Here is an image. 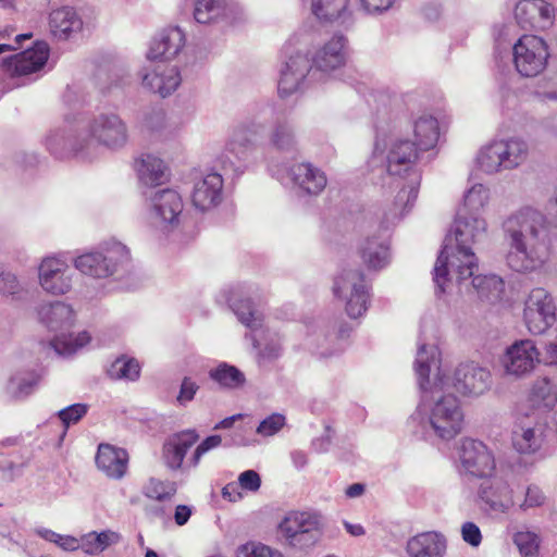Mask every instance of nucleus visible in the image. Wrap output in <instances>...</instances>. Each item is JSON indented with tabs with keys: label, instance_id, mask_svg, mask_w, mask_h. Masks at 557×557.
I'll use <instances>...</instances> for the list:
<instances>
[{
	"label": "nucleus",
	"instance_id": "e2e57ef3",
	"mask_svg": "<svg viewBox=\"0 0 557 557\" xmlns=\"http://www.w3.org/2000/svg\"><path fill=\"white\" fill-rule=\"evenodd\" d=\"M240 488L249 492H257L261 486V478L255 470H246L238 476Z\"/></svg>",
	"mask_w": 557,
	"mask_h": 557
},
{
	"label": "nucleus",
	"instance_id": "20e7f679",
	"mask_svg": "<svg viewBox=\"0 0 557 557\" xmlns=\"http://www.w3.org/2000/svg\"><path fill=\"white\" fill-rule=\"evenodd\" d=\"M510 238L507 264L516 272H532L548 259L545 218L535 210L527 209L511 215L505 224Z\"/></svg>",
	"mask_w": 557,
	"mask_h": 557
},
{
	"label": "nucleus",
	"instance_id": "ddd939ff",
	"mask_svg": "<svg viewBox=\"0 0 557 557\" xmlns=\"http://www.w3.org/2000/svg\"><path fill=\"white\" fill-rule=\"evenodd\" d=\"M513 63L517 72L524 77L541 74L549 57L546 42L534 35H523L512 47Z\"/></svg>",
	"mask_w": 557,
	"mask_h": 557
},
{
	"label": "nucleus",
	"instance_id": "49530a36",
	"mask_svg": "<svg viewBox=\"0 0 557 557\" xmlns=\"http://www.w3.org/2000/svg\"><path fill=\"white\" fill-rule=\"evenodd\" d=\"M493 488L497 495H490L486 490L482 491V498L492 509L505 512L513 506L512 491L506 483H497Z\"/></svg>",
	"mask_w": 557,
	"mask_h": 557
},
{
	"label": "nucleus",
	"instance_id": "c9c22d12",
	"mask_svg": "<svg viewBox=\"0 0 557 557\" xmlns=\"http://www.w3.org/2000/svg\"><path fill=\"white\" fill-rule=\"evenodd\" d=\"M209 377L224 389H236L244 386L245 374L235 366L227 362H220L209 370Z\"/></svg>",
	"mask_w": 557,
	"mask_h": 557
},
{
	"label": "nucleus",
	"instance_id": "09e8293b",
	"mask_svg": "<svg viewBox=\"0 0 557 557\" xmlns=\"http://www.w3.org/2000/svg\"><path fill=\"white\" fill-rule=\"evenodd\" d=\"M536 0H522L517 3L515 9V17L521 28H533L535 25Z\"/></svg>",
	"mask_w": 557,
	"mask_h": 557
},
{
	"label": "nucleus",
	"instance_id": "a878e982",
	"mask_svg": "<svg viewBox=\"0 0 557 557\" xmlns=\"http://www.w3.org/2000/svg\"><path fill=\"white\" fill-rule=\"evenodd\" d=\"M199 435L195 430H186L170 436L162 448V458L171 470L183 468L187 451L198 442Z\"/></svg>",
	"mask_w": 557,
	"mask_h": 557
},
{
	"label": "nucleus",
	"instance_id": "412c9836",
	"mask_svg": "<svg viewBox=\"0 0 557 557\" xmlns=\"http://www.w3.org/2000/svg\"><path fill=\"white\" fill-rule=\"evenodd\" d=\"M311 70V61L306 54L297 52L288 58L280 72L277 84L281 97H288L302 88L305 78Z\"/></svg>",
	"mask_w": 557,
	"mask_h": 557
},
{
	"label": "nucleus",
	"instance_id": "69168bd1",
	"mask_svg": "<svg viewBox=\"0 0 557 557\" xmlns=\"http://www.w3.org/2000/svg\"><path fill=\"white\" fill-rule=\"evenodd\" d=\"M165 113L162 110H153L145 117V127L151 132H160L165 127Z\"/></svg>",
	"mask_w": 557,
	"mask_h": 557
},
{
	"label": "nucleus",
	"instance_id": "680f3d73",
	"mask_svg": "<svg viewBox=\"0 0 557 557\" xmlns=\"http://www.w3.org/2000/svg\"><path fill=\"white\" fill-rule=\"evenodd\" d=\"M395 0H359V12L363 10L368 14H380L387 11Z\"/></svg>",
	"mask_w": 557,
	"mask_h": 557
},
{
	"label": "nucleus",
	"instance_id": "5fc2aeb1",
	"mask_svg": "<svg viewBox=\"0 0 557 557\" xmlns=\"http://www.w3.org/2000/svg\"><path fill=\"white\" fill-rule=\"evenodd\" d=\"M222 437L220 435H211L205 438L195 449L191 457L187 461V467L195 468L199 465L202 456L213 448L221 445Z\"/></svg>",
	"mask_w": 557,
	"mask_h": 557
},
{
	"label": "nucleus",
	"instance_id": "603ef678",
	"mask_svg": "<svg viewBox=\"0 0 557 557\" xmlns=\"http://www.w3.org/2000/svg\"><path fill=\"white\" fill-rule=\"evenodd\" d=\"M513 542L523 556H532L539 547V536L530 531H520L513 535Z\"/></svg>",
	"mask_w": 557,
	"mask_h": 557
},
{
	"label": "nucleus",
	"instance_id": "f03ea898",
	"mask_svg": "<svg viewBox=\"0 0 557 557\" xmlns=\"http://www.w3.org/2000/svg\"><path fill=\"white\" fill-rule=\"evenodd\" d=\"M419 149L408 139L391 138L388 143L376 137L370 170L380 169L398 180L399 190L392 207L383 213V227L387 230L408 212L417 200L421 182L418 170Z\"/></svg>",
	"mask_w": 557,
	"mask_h": 557
},
{
	"label": "nucleus",
	"instance_id": "4d7b16f0",
	"mask_svg": "<svg viewBox=\"0 0 557 557\" xmlns=\"http://www.w3.org/2000/svg\"><path fill=\"white\" fill-rule=\"evenodd\" d=\"M539 12L535 13V25L533 28L544 29L552 25L555 17V8L544 0H536Z\"/></svg>",
	"mask_w": 557,
	"mask_h": 557
},
{
	"label": "nucleus",
	"instance_id": "4468645a",
	"mask_svg": "<svg viewBox=\"0 0 557 557\" xmlns=\"http://www.w3.org/2000/svg\"><path fill=\"white\" fill-rule=\"evenodd\" d=\"M183 200L173 189L164 188L149 196V220L153 227L170 232L178 226Z\"/></svg>",
	"mask_w": 557,
	"mask_h": 557
},
{
	"label": "nucleus",
	"instance_id": "13d9d810",
	"mask_svg": "<svg viewBox=\"0 0 557 557\" xmlns=\"http://www.w3.org/2000/svg\"><path fill=\"white\" fill-rule=\"evenodd\" d=\"M199 389V385L193 381L190 377L185 376L182 381L180 393L176 397V400L180 405L185 406L190 403L196 393Z\"/></svg>",
	"mask_w": 557,
	"mask_h": 557
},
{
	"label": "nucleus",
	"instance_id": "423d86ee",
	"mask_svg": "<svg viewBox=\"0 0 557 557\" xmlns=\"http://www.w3.org/2000/svg\"><path fill=\"white\" fill-rule=\"evenodd\" d=\"M323 517L317 511L289 510L277 523L276 530L284 544L297 550L314 547L323 533Z\"/></svg>",
	"mask_w": 557,
	"mask_h": 557
},
{
	"label": "nucleus",
	"instance_id": "c85d7f7f",
	"mask_svg": "<svg viewBox=\"0 0 557 557\" xmlns=\"http://www.w3.org/2000/svg\"><path fill=\"white\" fill-rule=\"evenodd\" d=\"M38 318L50 331H59L72 326L74 311L62 301L47 302L38 308Z\"/></svg>",
	"mask_w": 557,
	"mask_h": 557
},
{
	"label": "nucleus",
	"instance_id": "864d4df0",
	"mask_svg": "<svg viewBox=\"0 0 557 557\" xmlns=\"http://www.w3.org/2000/svg\"><path fill=\"white\" fill-rule=\"evenodd\" d=\"M285 423V416L281 413H272L260 422L256 432L264 437L273 436L282 430Z\"/></svg>",
	"mask_w": 557,
	"mask_h": 557
},
{
	"label": "nucleus",
	"instance_id": "bb28decb",
	"mask_svg": "<svg viewBox=\"0 0 557 557\" xmlns=\"http://www.w3.org/2000/svg\"><path fill=\"white\" fill-rule=\"evenodd\" d=\"M97 468L108 478L121 480L127 472L128 453L110 444H100L96 455Z\"/></svg>",
	"mask_w": 557,
	"mask_h": 557
},
{
	"label": "nucleus",
	"instance_id": "9d476101",
	"mask_svg": "<svg viewBox=\"0 0 557 557\" xmlns=\"http://www.w3.org/2000/svg\"><path fill=\"white\" fill-rule=\"evenodd\" d=\"M264 132V125L257 120H250L236 126L225 148L216 161L224 170L237 171L240 162L245 161L255 147V143Z\"/></svg>",
	"mask_w": 557,
	"mask_h": 557
},
{
	"label": "nucleus",
	"instance_id": "052dcab7",
	"mask_svg": "<svg viewBox=\"0 0 557 557\" xmlns=\"http://www.w3.org/2000/svg\"><path fill=\"white\" fill-rule=\"evenodd\" d=\"M90 539L96 541L95 549L103 552L108 546L121 541V535L116 532L107 530L100 533L91 532Z\"/></svg>",
	"mask_w": 557,
	"mask_h": 557
},
{
	"label": "nucleus",
	"instance_id": "7c9ffc66",
	"mask_svg": "<svg viewBox=\"0 0 557 557\" xmlns=\"http://www.w3.org/2000/svg\"><path fill=\"white\" fill-rule=\"evenodd\" d=\"M49 25L54 37L69 39L82 29L83 21L73 8L63 7L50 13Z\"/></svg>",
	"mask_w": 557,
	"mask_h": 557
},
{
	"label": "nucleus",
	"instance_id": "2eb2a0df",
	"mask_svg": "<svg viewBox=\"0 0 557 557\" xmlns=\"http://www.w3.org/2000/svg\"><path fill=\"white\" fill-rule=\"evenodd\" d=\"M523 319L528 331L534 335L543 334L556 321V306L552 295L544 288H533L525 301Z\"/></svg>",
	"mask_w": 557,
	"mask_h": 557
},
{
	"label": "nucleus",
	"instance_id": "0eeeda50",
	"mask_svg": "<svg viewBox=\"0 0 557 557\" xmlns=\"http://www.w3.org/2000/svg\"><path fill=\"white\" fill-rule=\"evenodd\" d=\"M50 49L47 42L36 41L34 46L1 60L2 76L12 87H21L36 81L44 71Z\"/></svg>",
	"mask_w": 557,
	"mask_h": 557
},
{
	"label": "nucleus",
	"instance_id": "dca6fc26",
	"mask_svg": "<svg viewBox=\"0 0 557 557\" xmlns=\"http://www.w3.org/2000/svg\"><path fill=\"white\" fill-rule=\"evenodd\" d=\"M440 373L447 383L446 391L453 387L463 396H480L490 388L492 383L490 371L475 362L460 363L451 379L446 377L441 369Z\"/></svg>",
	"mask_w": 557,
	"mask_h": 557
},
{
	"label": "nucleus",
	"instance_id": "4c0bfd02",
	"mask_svg": "<svg viewBox=\"0 0 557 557\" xmlns=\"http://www.w3.org/2000/svg\"><path fill=\"white\" fill-rule=\"evenodd\" d=\"M270 143L276 150L294 151L298 141L293 124L287 120L277 121L271 131Z\"/></svg>",
	"mask_w": 557,
	"mask_h": 557
},
{
	"label": "nucleus",
	"instance_id": "7ed1b4c3",
	"mask_svg": "<svg viewBox=\"0 0 557 557\" xmlns=\"http://www.w3.org/2000/svg\"><path fill=\"white\" fill-rule=\"evenodd\" d=\"M486 231L487 223L480 214L458 211L433 269L436 294L446 293L454 280L461 285L473 275L478 269L473 247L485 238Z\"/></svg>",
	"mask_w": 557,
	"mask_h": 557
},
{
	"label": "nucleus",
	"instance_id": "f3484780",
	"mask_svg": "<svg viewBox=\"0 0 557 557\" xmlns=\"http://www.w3.org/2000/svg\"><path fill=\"white\" fill-rule=\"evenodd\" d=\"M461 469L475 478H488L495 471L492 450L481 441L465 438L460 448Z\"/></svg>",
	"mask_w": 557,
	"mask_h": 557
},
{
	"label": "nucleus",
	"instance_id": "cd10ccee",
	"mask_svg": "<svg viewBox=\"0 0 557 557\" xmlns=\"http://www.w3.org/2000/svg\"><path fill=\"white\" fill-rule=\"evenodd\" d=\"M406 550L410 557H444L446 540L438 532H424L411 537Z\"/></svg>",
	"mask_w": 557,
	"mask_h": 557
},
{
	"label": "nucleus",
	"instance_id": "de8ad7c7",
	"mask_svg": "<svg viewBox=\"0 0 557 557\" xmlns=\"http://www.w3.org/2000/svg\"><path fill=\"white\" fill-rule=\"evenodd\" d=\"M139 364L134 359L119 358L108 369V375L114 380L134 381L139 376Z\"/></svg>",
	"mask_w": 557,
	"mask_h": 557
},
{
	"label": "nucleus",
	"instance_id": "1a4fd4ad",
	"mask_svg": "<svg viewBox=\"0 0 557 557\" xmlns=\"http://www.w3.org/2000/svg\"><path fill=\"white\" fill-rule=\"evenodd\" d=\"M334 295L345 304L346 313L357 319L366 313L370 301V286L358 269H344L334 280Z\"/></svg>",
	"mask_w": 557,
	"mask_h": 557
},
{
	"label": "nucleus",
	"instance_id": "f704fd0d",
	"mask_svg": "<svg viewBox=\"0 0 557 557\" xmlns=\"http://www.w3.org/2000/svg\"><path fill=\"white\" fill-rule=\"evenodd\" d=\"M476 269L473 270V272ZM471 285L482 300L495 302L502 298L505 290V283L502 277L495 274L472 275Z\"/></svg>",
	"mask_w": 557,
	"mask_h": 557
},
{
	"label": "nucleus",
	"instance_id": "c03bdc74",
	"mask_svg": "<svg viewBox=\"0 0 557 557\" xmlns=\"http://www.w3.org/2000/svg\"><path fill=\"white\" fill-rule=\"evenodd\" d=\"M228 301L233 311L244 325L251 330H256L261 326L262 317L253 308L250 300H236L234 297H231Z\"/></svg>",
	"mask_w": 557,
	"mask_h": 557
},
{
	"label": "nucleus",
	"instance_id": "e433bc0d",
	"mask_svg": "<svg viewBox=\"0 0 557 557\" xmlns=\"http://www.w3.org/2000/svg\"><path fill=\"white\" fill-rule=\"evenodd\" d=\"M512 445L520 454H532L540 449L542 436L534 428L519 423L512 430Z\"/></svg>",
	"mask_w": 557,
	"mask_h": 557
},
{
	"label": "nucleus",
	"instance_id": "a19ab883",
	"mask_svg": "<svg viewBox=\"0 0 557 557\" xmlns=\"http://www.w3.org/2000/svg\"><path fill=\"white\" fill-rule=\"evenodd\" d=\"M89 342V334L82 332L75 336L73 334L58 335L50 342V345L58 355L69 357L86 346Z\"/></svg>",
	"mask_w": 557,
	"mask_h": 557
},
{
	"label": "nucleus",
	"instance_id": "338daca9",
	"mask_svg": "<svg viewBox=\"0 0 557 557\" xmlns=\"http://www.w3.org/2000/svg\"><path fill=\"white\" fill-rule=\"evenodd\" d=\"M534 99L541 104H554L557 103V88L546 89L539 87L533 92Z\"/></svg>",
	"mask_w": 557,
	"mask_h": 557
},
{
	"label": "nucleus",
	"instance_id": "a18cd8bd",
	"mask_svg": "<svg viewBox=\"0 0 557 557\" xmlns=\"http://www.w3.org/2000/svg\"><path fill=\"white\" fill-rule=\"evenodd\" d=\"M176 491L175 482L151 478L144 486L143 494L147 498L162 503L170 500L176 494Z\"/></svg>",
	"mask_w": 557,
	"mask_h": 557
},
{
	"label": "nucleus",
	"instance_id": "39448f33",
	"mask_svg": "<svg viewBox=\"0 0 557 557\" xmlns=\"http://www.w3.org/2000/svg\"><path fill=\"white\" fill-rule=\"evenodd\" d=\"M74 268L92 278L123 277L133 269L129 249L121 242L110 240L97 249L73 259Z\"/></svg>",
	"mask_w": 557,
	"mask_h": 557
},
{
	"label": "nucleus",
	"instance_id": "bf43d9fd",
	"mask_svg": "<svg viewBox=\"0 0 557 557\" xmlns=\"http://www.w3.org/2000/svg\"><path fill=\"white\" fill-rule=\"evenodd\" d=\"M546 502V496L543 491L536 485H530L525 492V498L521 508L523 510L534 507L543 506Z\"/></svg>",
	"mask_w": 557,
	"mask_h": 557
},
{
	"label": "nucleus",
	"instance_id": "3c124183",
	"mask_svg": "<svg viewBox=\"0 0 557 557\" xmlns=\"http://www.w3.org/2000/svg\"><path fill=\"white\" fill-rule=\"evenodd\" d=\"M238 557H285L283 553L262 543L249 542L237 548Z\"/></svg>",
	"mask_w": 557,
	"mask_h": 557
},
{
	"label": "nucleus",
	"instance_id": "72a5a7b5",
	"mask_svg": "<svg viewBox=\"0 0 557 557\" xmlns=\"http://www.w3.org/2000/svg\"><path fill=\"white\" fill-rule=\"evenodd\" d=\"M413 134L416 146L419 150L432 149L440 137V127L437 120L429 114L419 116L413 124Z\"/></svg>",
	"mask_w": 557,
	"mask_h": 557
},
{
	"label": "nucleus",
	"instance_id": "2f4dec72",
	"mask_svg": "<svg viewBox=\"0 0 557 557\" xmlns=\"http://www.w3.org/2000/svg\"><path fill=\"white\" fill-rule=\"evenodd\" d=\"M503 171L515 170L523 164L529 157V145L519 137L496 140Z\"/></svg>",
	"mask_w": 557,
	"mask_h": 557
},
{
	"label": "nucleus",
	"instance_id": "393cba45",
	"mask_svg": "<svg viewBox=\"0 0 557 557\" xmlns=\"http://www.w3.org/2000/svg\"><path fill=\"white\" fill-rule=\"evenodd\" d=\"M348 58V40L334 35L314 54L312 62L319 71L330 72L345 65Z\"/></svg>",
	"mask_w": 557,
	"mask_h": 557
},
{
	"label": "nucleus",
	"instance_id": "37998d69",
	"mask_svg": "<svg viewBox=\"0 0 557 557\" xmlns=\"http://www.w3.org/2000/svg\"><path fill=\"white\" fill-rule=\"evenodd\" d=\"M490 200V190L482 184H475L463 196V206L459 211L479 214Z\"/></svg>",
	"mask_w": 557,
	"mask_h": 557
},
{
	"label": "nucleus",
	"instance_id": "4be33fe9",
	"mask_svg": "<svg viewBox=\"0 0 557 557\" xmlns=\"http://www.w3.org/2000/svg\"><path fill=\"white\" fill-rule=\"evenodd\" d=\"M223 198V177L218 172H210L194 182L191 202L199 211L215 208Z\"/></svg>",
	"mask_w": 557,
	"mask_h": 557
},
{
	"label": "nucleus",
	"instance_id": "58836bf2",
	"mask_svg": "<svg viewBox=\"0 0 557 557\" xmlns=\"http://www.w3.org/2000/svg\"><path fill=\"white\" fill-rule=\"evenodd\" d=\"M226 11L223 0H196L194 18L200 24L215 23L225 18Z\"/></svg>",
	"mask_w": 557,
	"mask_h": 557
},
{
	"label": "nucleus",
	"instance_id": "473e14b6",
	"mask_svg": "<svg viewBox=\"0 0 557 557\" xmlns=\"http://www.w3.org/2000/svg\"><path fill=\"white\" fill-rule=\"evenodd\" d=\"M139 182L145 186H157L163 182L164 162L150 153L143 154L135 162Z\"/></svg>",
	"mask_w": 557,
	"mask_h": 557
},
{
	"label": "nucleus",
	"instance_id": "8fccbe9b",
	"mask_svg": "<svg viewBox=\"0 0 557 557\" xmlns=\"http://www.w3.org/2000/svg\"><path fill=\"white\" fill-rule=\"evenodd\" d=\"M24 292V286L20 282L16 274L7 270L3 265L0 264V294L2 296H18Z\"/></svg>",
	"mask_w": 557,
	"mask_h": 557
},
{
	"label": "nucleus",
	"instance_id": "79ce46f5",
	"mask_svg": "<svg viewBox=\"0 0 557 557\" xmlns=\"http://www.w3.org/2000/svg\"><path fill=\"white\" fill-rule=\"evenodd\" d=\"M478 168L486 174H495L503 171L496 140L481 147L475 157Z\"/></svg>",
	"mask_w": 557,
	"mask_h": 557
},
{
	"label": "nucleus",
	"instance_id": "0e129e2a",
	"mask_svg": "<svg viewBox=\"0 0 557 557\" xmlns=\"http://www.w3.org/2000/svg\"><path fill=\"white\" fill-rule=\"evenodd\" d=\"M462 540L471 546H479L482 541V534L479 527L473 522H465L461 527Z\"/></svg>",
	"mask_w": 557,
	"mask_h": 557
},
{
	"label": "nucleus",
	"instance_id": "aec40b11",
	"mask_svg": "<svg viewBox=\"0 0 557 557\" xmlns=\"http://www.w3.org/2000/svg\"><path fill=\"white\" fill-rule=\"evenodd\" d=\"M539 350L531 339L515 342L506 350L504 367L508 374L522 376L530 373L540 361Z\"/></svg>",
	"mask_w": 557,
	"mask_h": 557
},
{
	"label": "nucleus",
	"instance_id": "6e6d98bb",
	"mask_svg": "<svg viewBox=\"0 0 557 557\" xmlns=\"http://www.w3.org/2000/svg\"><path fill=\"white\" fill-rule=\"evenodd\" d=\"M88 407L85 404H74L58 412L60 420L65 429L71 424L77 423L86 413Z\"/></svg>",
	"mask_w": 557,
	"mask_h": 557
},
{
	"label": "nucleus",
	"instance_id": "b1692460",
	"mask_svg": "<svg viewBox=\"0 0 557 557\" xmlns=\"http://www.w3.org/2000/svg\"><path fill=\"white\" fill-rule=\"evenodd\" d=\"M186 37L180 27L161 30L151 41L147 58L150 61H170L185 47Z\"/></svg>",
	"mask_w": 557,
	"mask_h": 557
},
{
	"label": "nucleus",
	"instance_id": "f8f14e48",
	"mask_svg": "<svg viewBox=\"0 0 557 557\" xmlns=\"http://www.w3.org/2000/svg\"><path fill=\"white\" fill-rule=\"evenodd\" d=\"M37 276L45 293L63 296L72 290L76 275L63 256L49 255L40 260Z\"/></svg>",
	"mask_w": 557,
	"mask_h": 557
},
{
	"label": "nucleus",
	"instance_id": "774afa93",
	"mask_svg": "<svg viewBox=\"0 0 557 557\" xmlns=\"http://www.w3.org/2000/svg\"><path fill=\"white\" fill-rule=\"evenodd\" d=\"M544 361L547 364L557 366V335L546 344Z\"/></svg>",
	"mask_w": 557,
	"mask_h": 557
},
{
	"label": "nucleus",
	"instance_id": "c756f323",
	"mask_svg": "<svg viewBox=\"0 0 557 557\" xmlns=\"http://www.w3.org/2000/svg\"><path fill=\"white\" fill-rule=\"evenodd\" d=\"M360 255L363 263L370 270H381L385 268L391 260L387 237H367L360 247Z\"/></svg>",
	"mask_w": 557,
	"mask_h": 557
},
{
	"label": "nucleus",
	"instance_id": "9b49d317",
	"mask_svg": "<svg viewBox=\"0 0 557 557\" xmlns=\"http://www.w3.org/2000/svg\"><path fill=\"white\" fill-rule=\"evenodd\" d=\"M44 145L55 159H88L87 138L83 137L77 117H65L64 124L48 132Z\"/></svg>",
	"mask_w": 557,
	"mask_h": 557
},
{
	"label": "nucleus",
	"instance_id": "6ab92c4d",
	"mask_svg": "<svg viewBox=\"0 0 557 557\" xmlns=\"http://www.w3.org/2000/svg\"><path fill=\"white\" fill-rule=\"evenodd\" d=\"M139 76L144 88L162 98L173 94L182 83L178 67L164 61L151 67H144Z\"/></svg>",
	"mask_w": 557,
	"mask_h": 557
},
{
	"label": "nucleus",
	"instance_id": "f257e3e1",
	"mask_svg": "<svg viewBox=\"0 0 557 557\" xmlns=\"http://www.w3.org/2000/svg\"><path fill=\"white\" fill-rule=\"evenodd\" d=\"M440 355L436 346L418 347L414 362L421 391L418 416L425 437L450 441L462 431L463 411L457 397L445 394L447 383L440 373Z\"/></svg>",
	"mask_w": 557,
	"mask_h": 557
},
{
	"label": "nucleus",
	"instance_id": "6e6552de",
	"mask_svg": "<svg viewBox=\"0 0 557 557\" xmlns=\"http://www.w3.org/2000/svg\"><path fill=\"white\" fill-rule=\"evenodd\" d=\"M83 137L87 138L88 158L91 154L94 143L109 149L124 147L128 139L125 122L113 112H101L88 121L78 119Z\"/></svg>",
	"mask_w": 557,
	"mask_h": 557
},
{
	"label": "nucleus",
	"instance_id": "5701e85b",
	"mask_svg": "<svg viewBox=\"0 0 557 557\" xmlns=\"http://www.w3.org/2000/svg\"><path fill=\"white\" fill-rule=\"evenodd\" d=\"M288 176L298 195L318 196L327 184L325 173L311 163L294 164L288 171Z\"/></svg>",
	"mask_w": 557,
	"mask_h": 557
},
{
	"label": "nucleus",
	"instance_id": "ea45409f",
	"mask_svg": "<svg viewBox=\"0 0 557 557\" xmlns=\"http://www.w3.org/2000/svg\"><path fill=\"white\" fill-rule=\"evenodd\" d=\"M38 381L39 376L35 372H17L10 377L7 394L13 399L24 398L33 392Z\"/></svg>",
	"mask_w": 557,
	"mask_h": 557
},
{
	"label": "nucleus",
	"instance_id": "a211bd4d",
	"mask_svg": "<svg viewBox=\"0 0 557 557\" xmlns=\"http://www.w3.org/2000/svg\"><path fill=\"white\" fill-rule=\"evenodd\" d=\"M312 14L321 22L351 28L359 16L356 0H311Z\"/></svg>",
	"mask_w": 557,
	"mask_h": 557
}]
</instances>
